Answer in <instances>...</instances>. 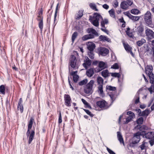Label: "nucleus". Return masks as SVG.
Wrapping results in <instances>:
<instances>
[{"mask_svg":"<svg viewBox=\"0 0 154 154\" xmlns=\"http://www.w3.org/2000/svg\"><path fill=\"white\" fill-rule=\"evenodd\" d=\"M99 39L100 41H107L108 42H111L110 39L108 38L107 36L103 35H100L99 37Z\"/></svg>","mask_w":154,"mask_h":154,"instance_id":"f3484780","label":"nucleus"},{"mask_svg":"<svg viewBox=\"0 0 154 154\" xmlns=\"http://www.w3.org/2000/svg\"><path fill=\"white\" fill-rule=\"evenodd\" d=\"M151 54H152V56H154V47H151Z\"/></svg>","mask_w":154,"mask_h":154,"instance_id":"774afa93","label":"nucleus"},{"mask_svg":"<svg viewBox=\"0 0 154 154\" xmlns=\"http://www.w3.org/2000/svg\"><path fill=\"white\" fill-rule=\"evenodd\" d=\"M146 40L144 39H142L141 40L137 41L136 42L137 44L139 46H141L144 43L146 42Z\"/></svg>","mask_w":154,"mask_h":154,"instance_id":"cd10ccee","label":"nucleus"},{"mask_svg":"<svg viewBox=\"0 0 154 154\" xmlns=\"http://www.w3.org/2000/svg\"><path fill=\"white\" fill-rule=\"evenodd\" d=\"M151 146H152L154 144V139L149 141Z\"/></svg>","mask_w":154,"mask_h":154,"instance_id":"0e129e2a","label":"nucleus"},{"mask_svg":"<svg viewBox=\"0 0 154 154\" xmlns=\"http://www.w3.org/2000/svg\"><path fill=\"white\" fill-rule=\"evenodd\" d=\"M102 21L101 22V26L103 27H104L105 28V23L104 22V20H103V19H102Z\"/></svg>","mask_w":154,"mask_h":154,"instance_id":"e2e57ef3","label":"nucleus"},{"mask_svg":"<svg viewBox=\"0 0 154 154\" xmlns=\"http://www.w3.org/2000/svg\"><path fill=\"white\" fill-rule=\"evenodd\" d=\"M124 14L127 16L130 19L131 16L132 15L129 11L124 12Z\"/></svg>","mask_w":154,"mask_h":154,"instance_id":"4d7b16f0","label":"nucleus"},{"mask_svg":"<svg viewBox=\"0 0 154 154\" xmlns=\"http://www.w3.org/2000/svg\"><path fill=\"white\" fill-rule=\"evenodd\" d=\"M145 33L149 40L154 38V32L150 29H148L146 30Z\"/></svg>","mask_w":154,"mask_h":154,"instance_id":"9d476101","label":"nucleus"},{"mask_svg":"<svg viewBox=\"0 0 154 154\" xmlns=\"http://www.w3.org/2000/svg\"><path fill=\"white\" fill-rule=\"evenodd\" d=\"M137 31L140 34H142L144 30V28L142 26H140L137 28Z\"/></svg>","mask_w":154,"mask_h":154,"instance_id":"c03bdc74","label":"nucleus"},{"mask_svg":"<svg viewBox=\"0 0 154 154\" xmlns=\"http://www.w3.org/2000/svg\"><path fill=\"white\" fill-rule=\"evenodd\" d=\"M109 95L110 96L111 99L112 101V103H113V102L115 100V95L114 94H109Z\"/></svg>","mask_w":154,"mask_h":154,"instance_id":"8fccbe9b","label":"nucleus"},{"mask_svg":"<svg viewBox=\"0 0 154 154\" xmlns=\"http://www.w3.org/2000/svg\"><path fill=\"white\" fill-rule=\"evenodd\" d=\"M88 80L87 79H84L79 83V85L82 86L86 84L88 82Z\"/></svg>","mask_w":154,"mask_h":154,"instance_id":"c9c22d12","label":"nucleus"},{"mask_svg":"<svg viewBox=\"0 0 154 154\" xmlns=\"http://www.w3.org/2000/svg\"><path fill=\"white\" fill-rule=\"evenodd\" d=\"M136 111H137V112L139 113V116H140V115L142 113L141 109H136Z\"/></svg>","mask_w":154,"mask_h":154,"instance_id":"69168bd1","label":"nucleus"},{"mask_svg":"<svg viewBox=\"0 0 154 154\" xmlns=\"http://www.w3.org/2000/svg\"><path fill=\"white\" fill-rule=\"evenodd\" d=\"M119 65H118V63H115L111 67V68L115 69H119Z\"/></svg>","mask_w":154,"mask_h":154,"instance_id":"3c124183","label":"nucleus"},{"mask_svg":"<svg viewBox=\"0 0 154 154\" xmlns=\"http://www.w3.org/2000/svg\"><path fill=\"white\" fill-rule=\"evenodd\" d=\"M144 20L146 23L148 25H150L151 24L152 17L151 16V13L149 11H147L145 15Z\"/></svg>","mask_w":154,"mask_h":154,"instance_id":"6e6552de","label":"nucleus"},{"mask_svg":"<svg viewBox=\"0 0 154 154\" xmlns=\"http://www.w3.org/2000/svg\"><path fill=\"white\" fill-rule=\"evenodd\" d=\"M5 88L3 85L0 86V92L2 94H5Z\"/></svg>","mask_w":154,"mask_h":154,"instance_id":"58836bf2","label":"nucleus"},{"mask_svg":"<svg viewBox=\"0 0 154 154\" xmlns=\"http://www.w3.org/2000/svg\"><path fill=\"white\" fill-rule=\"evenodd\" d=\"M99 53L100 55L102 56H105L109 53V50L105 48L101 47L99 51Z\"/></svg>","mask_w":154,"mask_h":154,"instance_id":"9b49d317","label":"nucleus"},{"mask_svg":"<svg viewBox=\"0 0 154 154\" xmlns=\"http://www.w3.org/2000/svg\"><path fill=\"white\" fill-rule=\"evenodd\" d=\"M126 2L127 5L129 6H131L133 3L132 0H126Z\"/></svg>","mask_w":154,"mask_h":154,"instance_id":"5fc2aeb1","label":"nucleus"},{"mask_svg":"<svg viewBox=\"0 0 154 154\" xmlns=\"http://www.w3.org/2000/svg\"><path fill=\"white\" fill-rule=\"evenodd\" d=\"M94 74V69L92 68H90L86 72V75L89 77H92Z\"/></svg>","mask_w":154,"mask_h":154,"instance_id":"6ab92c4d","label":"nucleus"},{"mask_svg":"<svg viewBox=\"0 0 154 154\" xmlns=\"http://www.w3.org/2000/svg\"><path fill=\"white\" fill-rule=\"evenodd\" d=\"M82 101L84 105H85L87 107L89 108H91V107L89 103L84 99L82 98Z\"/></svg>","mask_w":154,"mask_h":154,"instance_id":"37998d69","label":"nucleus"},{"mask_svg":"<svg viewBox=\"0 0 154 154\" xmlns=\"http://www.w3.org/2000/svg\"><path fill=\"white\" fill-rule=\"evenodd\" d=\"M110 74H111V75L112 76L117 77L119 78L121 76V75L119 73H110Z\"/></svg>","mask_w":154,"mask_h":154,"instance_id":"e433bc0d","label":"nucleus"},{"mask_svg":"<svg viewBox=\"0 0 154 154\" xmlns=\"http://www.w3.org/2000/svg\"><path fill=\"white\" fill-rule=\"evenodd\" d=\"M109 12L111 17H112L114 18L116 17V16L115 14V12L114 10L111 9L109 11Z\"/></svg>","mask_w":154,"mask_h":154,"instance_id":"a18cd8bd","label":"nucleus"},{"mask_svg":"<svg viewBox=\"0 0 154 154\" xmlns=\"http://www.w3.org/2000/svg\"><path fill=\"white\" fill-rule=\"evenodd\" d=\"M98 92L100 94H103V85L102 84L99 85L98 87Z\"/></svg>","mask_w":154,"mask_h":154,"instance_id":"bb28decb","label":"nucleus"},{"mask_svg":"<svg viewBox=\"0 0 154 154\" xmlns=\"http://www.w3.org/2000/svg\"><path fill=\"white\" fill-rule=\"evenodd\" d=\"M78 71H72L70 73V75L73 76V80L74 82L76 83L79 78V75L77 74Z\"/></svg>","mask_w":154,"mask_h":154,"instance_id":"ddd939ff","label":"nucleus"},{"mask_svg":"<svg viewBox=\"0 0 154 154\" xmlns=\"http://www.w3.org/2000/svg\"><path fill=\"white\" fill-rule=\"evenodd\" d=\"M64 97L65 105L68 107L70 106H71V99L69 95L65 94Z\"/></svg>","mask_w":154,"mask_h":154,"instance_id":"1a4fd4ad","label":"nucleus"},{"mask_svg":"<svg viewBox=\"0 0 154 154\" xmlns=\"http://www.w3.org/2000/svg\"><path fill=\"white\" fill-rule=\"evenodd\" d=\"M103 7L106 9H108L109 8V6L107 5L106 4H105L103 5Z\"/></svg>","mask_w":154,"mask_h":154,"instance_id":"680f3d73","label":"nucleus"},{"mask_svg":"<svg viewBox=\"0 0 154 154\" xmlns=\"http://www.w3.org/2000/svg\"><path fill=\"white\" fill-rule=\"evenodd\" d=\"M94 83V81L91 80L88 83L84 86V91L85 94H90L92 93L93 86Z\"/></svg>","mask_w":154,"mask_h":154,"instance_id":"39448f33","label":"nucleus"},{"mask_svg":"<svg viewBox=\"0 0 154 154\" xmlns=\"http://www.w3.org/2000/svg\"><path fill=\"white\" fill-rule=\"evenodd\" d=\"M143 134H144L145 137L148 139H152L154 137V132H149L147 133H144Z\"/></svg>","mask_w":154,"mask_h":154,"instance_id":"4468645a","label":"nucleus"},{"mask_svg":"<svg viewBox=\"0 0 154 154\" xmlns=\"http://www.w3.org/2000/svg\"><path fill=\"white\" fill-rule=\"evenodd\" d=\"M110 73L109 72V71L107 69L103 70L101 72V75L104 78L109 76Z\"/></svg>","mask_w":154,"mask_h":154,"instance_id":"412c9836","label":"nucleus"},{"mask_svg":"<svg viewBox=\"0 0 154 154\" xmlns=\"http://www.w3.org/2000/svg\"><path fill=\"white\" fill-rule=\"evenodd\" d=\"M141 135V133L140 132H138L134 134L133 140L132 143L130 144V146H133L134 145L139 142L140 140Z\"/></svg>","mask_w":154,"mask_h":154,"instance_id":"0eeeda50","label":"nucleus"},{"mask_svg":"<svg viewBox=\"0 0 154 154\" xmlns=\"http://www.w3.org/2000/svg\"><path fill=\"white\" fill-rule=\"evenodd\" d=\"M127 114L128 115H130L129 116L135 117L134 113L131 111H128L127 112Z\"/></svg>","mask_w":154,"mask_h":154,"instance_id":"6e6d98bb","label":"nucleus"},{"mask_svg":"<svg viewBox=\"0 0 154 154\" xmlns=\"http://www.w3.org/2000/svg\"><path fill=\"white\" fill-rule=\"evenodd\" d=\"M106 149L109 153L110 154H116L113 151L107 147L106 148Z\"/></svg>","mask_w":154,"mask_h":154,"instance_id":"bf43d9fd","label":"nucleus"},{"mask_svg":"<svg viewBox=\"0 0 154 154\" xmlns=\"http://www.w3.org/2000/svg\"><path fill=\"white\" fill-rule=\"evenodd\" d=\"M83 12L84 11L83 10H79L78 12V14L82 17L83 14Z\"/></svg>","mask_w":154,"mask_h":154,"instance_id":"052dcab7","label":"nucleus"},{"mask_svg":"<svg viewBox=\"0 0 154 154\" xmlns=\"http://www.w3.org/2000/svg\"><path fill=\"white\" fill-rule=\"evenodd\" d=\"M89 6L92 9L95 10L96 11H98V10L97 8L96 5L94 4L91 3L89 4Z\"/></svg>","mask_w":154,"mask_h":154,"instance_id":"72a5a7b5","label":"nucleus"},{"mask_svg":"<svg viewBox=\"0 0 154 154\" xmlns=\"http://www.w3.org/2000/svg\"><path fill=\"white\" fill-rule=\"evenodd\" d=\"M117 137L118 140L121 143H122L124 146L125 145V143L123 138L120 132L119 131L117 132Z\"/></svg>","mask_w":154,"mask_h":154,"instance_id":"a211bd4d","label":"nucleus"},{"mask_svg":"<svg viewBox=\"0 0 154 154\" xmlns=\"http://www.w3.org/2000/svg\"><path fill=\"white\" fill-rule=\"evenodd\" d=\"M106 89L110 91H114L116 90V88L115 87H113L111 85H107Z\"/></svg>","mask_w":154,"mask_h":154,"instance_id":"c756f323","label":"nucleus"},{"mask_svg":"<svg viewBox=\"0 0 154 154\" xmlns=\"http://www.w3.org/2000/svg\"><path fill=\"white\" fill-rule=\"evenodd\" d=\"M135 117L133 116H129L126 118V123H128L130 122L132 119Z\"/></svg>","mask_w":154,"mask_h":154,"instance_id":"09e8293b","label":"nucleus"},{"mask_svg":"<svg viewBox=\"0 0 154 154\" xmlns=\"http://www.w3.org/2000/svg\"><path fill=\"white\" fill-rule=\"evenodd\" d=\"M98 66L100 69H102V70L107 67L106 63L103 61H100L99 62Z\"/></svg>","mask_w":154,"mask_h":154,"instance_id":"4be33fe9","label":"nucleus"},{"mask_svg":"<svg viewBox=\"0 0 154 154\" xmlns=\"http://www.w3.org/2000/svg\"><path fill=\"white\" fill-rule=\"evenodd\" d=\"M58 5H59V3H58L57 5V6H56V8L55 11L54 16V21H55L56 20V17L57 16V11H58Z\"/></svg>","mask_w":154,"mask_h":154,"instance_id":"49530a36","label":"nucleus"},{"mask_svg":"<svg viewBox=\"0 0 154 154\" xmlns=\"http://www.w3.org/2000/svg\"><path fill=\"white\" fill-rule=\"evenodd\" d=\"M101 70H102V69H100L98 66L94 69V71L96 72H98Z\"/></svg>","mask_w":154,"mask_h":154,"instance_id":"13d9d810","label":"nucleus"},{"mask_svg":"<svg viewBox=\"0 0 154 154\" xmlns=\"http://www.w3.org/2000/svg\"><path fill=\"white\" fill-rule=\"evenodd\" d=\"M97 81L98 83V84L99 85H100L102 84V85L103 84V79L100 76H98L97 77Z\"/></svg>","mask_w":154,"mask_h":154,"instance_id":"a878e982","label":"nucleus"},{"mask_svg":"<svg viewBox=\"0 0 154 154\" xmlns=\"http://www.w3.org/2000/svg\"><path fill=\"white\" fill-rule=\"evenodd\" d=\"M135 129H138L142 132L144 133H146L145 131L147 130L148 127L146 125H143L141 126L140 125H138L135 127Z\"/></svg>","mask_w":154,"mask_h":154,"instance_id":"f8f14e48","label":"nucleus"},{"mask_svg":"<svg viewBox=\"0 0 154 154\" xmlns=\"http://www.w3.org/2000/svg\"><path fill=\"white\" fill-rule=\"evenodd\" d=\"M77 60L75 56L74 55H72L70 60L69 64L74 69H77L79 65L78 63L76 62Z\"/></svg>","mask_w":154,"mask_h":154,"instance_id":"423d86ee","label":"nucleus"},{"mask_svg":"<svg viewBox=\"0 0 154 154\" xmlns=\"http://www.w3.org/2000/svg\"><path fill=\"white\" fill-rule=\"evenodd\" d=\"M86 61L82 65L85 68V69H87L88 66L91 65V61L90 60L88 57L85 58Z\"/></svg>","mask_w":154,"mask_h":154,"instance_id":"2eb2a0df","label":"nucleus"},{"mask_svg":"<svg viewBox=\"0 0 154 154\" xmlns=\"http://www.w3.org/2000/svg\"><path fill=\"white\" fill-rule=\"evenodd\" d=\"M143 118L142 117H140L137 119L136 122L138 125H140L143 124Z\"/></svg>","mask_w":154,"mask_h":154,"instance_id":"f704fd0d","label":"nucleus"},{"mask_svg":"<svg viewBox=\"0 0 154 154\" xmlns=\"http://www.w3.org/2000/svg\"><path fill=\"white\" fill-rule=\"evenodd\" d=\"M34 119L33 118H31L28 124V127L27 131L26 132V135L27 137H29V140L28 141V143L30 144L32 142V140L34 138V136L35 134V131L33 130H32L31 131L30 130L31 129L32 127L33 121Z\"/></svg>","mask_w":154,"mask_h":154,"instance_id":"f257e3e1","label":"nucleus"},{"mask_svg":"<svg viewBox=\"0 0 154 154\" xmlns=\"http://www.w3.org/2000/svg\"><path fill=\"white\" fill-rule=\"evenodd\" d=\"M120 7L126 10L128 7V6L126 3V2L125 1H123L121 3Z\"/></svg>","mask_w":154,"mask_h":154,"instance_id":"5701e85b","label":"nucleus"},{"mask_svg":"<svg viewBox=\"0 0 154 154\" xmlns=\"http://www.w3.org/2000/svg\"><path fill=\"white\" fill-rule=\"evenodd\" d=\"M96 105L97 106L100 108H104L106 106L105 101H98L96 103Z\"/></svg>","mask_w":154,"mask_h":154,"instance_id":"aec40b11","label":"nucleus"},{"mask_svg":"<svg viewBox=\"0 0 154 154\" xmlns=\"http://www.w3.org/2000/svg\"><path fill=\"white\" fill-rule=\"evenodd\" d=\"M131 13L132 14L135 15H137L139 13H140V11L139 10L137 9H133L131 10Z\"/></svg>","mask_w":154,"mask_h":154,"instance_id":"7c9ffc66","label":"nucleus"},{"mask_svg":"<svg viewBox=\"0 0 154 154\" xmlns=\"http://www.w3.org/2000/svg\"><path fill=\"white\" fill-rule=\"evenodd\" d=\"M88 55L89 57L91 59H93L94 58V51H89L88 53Z\"/></svg>","mask_w":154,"mask_h":154,"instance_id":"a19ab883","label":"nucleus"},{"mask_svg":"<svg viewBox=\"0 0 154 154\" xmlns=\"http://www.w3.org/2000/svg\"><path fill=\"white\" fill-rule=\"evenodd\" d=\"M153 67L152 65H147L145 68V72L149 77L150 82H154V75L152 73Z\"/></svg>","mask_w":154,"mask_h":154,"instance_id":"20e7f679","label":"nucleus"},{"mask_svg":"<svg viewBox=\"0 0 154 154\" xmlns=\"http://www.w3.org/2000/svg\"><path fill=\"white\" fill-rule=\"evenodd\" d=\"M149 110L147 109H146L142 112L141 114L140 115V116H146L147 117L149 115Z\"/></svg>","mask_w":154,"mask_h":154,"instance_id":"393cba45","label":"nucleus"},{"mask_svg":"<svg viewBox=\"0 0 154 154\" xmlns=\"http://www.w3.org/2000/svg\"><path fill=\"white\" fill-rule=\"evenodd\" d=\"M140 18V17L138 16H134L131 15L130 19L132 20L133 21L135 22L138 20Z\"/></svg>","mask_w":154,"mask_h":154,"instance_id":"79ce46f5","label":"nucleus"},{"mask_svg":"<svg viewBox=\"0 0 154 154\" xmlns=\"http://www.w3.org/2000/svg\"><path fill=\"white\" fill-rule=\"evenodd\" d=\"M88 32L89 33H91L84 35L82 38V39L83 41H85L89 39L94 38L95 36H98L99 34L96 30L93 28H88Z\"/></svg>","mask_w":154,"mask_h":154,"instance_id":"f03ea898","label":"nucleus"},{"mask_svg":"<svg viewBox=\"0 0 154 154\" xmlns=\"http://www.w3.org/2000/svg\"><path fill=\"white\" fill-rule=\"evenodd\" d=\"M123 45L125 49L128 52H129V51L132 50V48L130 47L128 44H125L124 43H123Z\"/></svg>","mask_w":154,"mask_h":154,"instance_id":"b1692460","label":"nucleus"},{"mask_svg":"<svg viewBox=\"0 0 154 154\" xmlns=\"http://www.w3.org/2000/svg\"><path fill=\"white\" fill-rule=\"evenodd\" d=\"M100 19H103L102 16L98 13H94L93 17L92 19H89V20L94 26L98 27L99 26V21Z\"/></svg>","mask_w":154,"mask_h":154,"instance_id":"7ed1b4c3","label":"nucleus"},{"mask_svg":"<svg viewBox=\"0 0 154 154\" xmlns=\"http://www.w3.org/2000/svg\"><path fill=\"white\" fill-rule=\"evenodd\" d=\"M62 116L61 115V112L60 111L59 115V117L58 119V123L59 124H60L62 122Z\"/></svg>","mask_w":154,"mask_h":154,"instance_id":"603ef678","label":"nucleus"},{"mask_svg":"<svg viewBox=\"0 0 154 154\" xmlns=\"http://www.w3.org/2000/svg\"><path fill=\"white\" fill-rule=\"evenodd\" d=\"M96 47L95 44L91 42H89L87 48L89 51H93Z\"/></svg>","mask_w":154,"mask_h":154,"instance_id":"dca6fc26","label":"nucleus"},{"mask_svg":"<svg viewBox=\"0 0 154 154\" xmlns=\"http://www.w3.org/2000/svg\"><path fill=\"white\" fill-rule=\"evenodd\" d=\"M84 110L86 113L91 117H92L94 116V115L92 114L88 110L86 109H84Z\"/></svg>","mask_w":154,"mask_h":154,"instance_id":"de8ad7c7","label":"nucleus"},{"mask_svg":"<svg viewBox=\"0 0 154 154\" xmlns=\"http://www.w3.org/2000/svg\"><path fill=\"white\" fill-rule=\"evenodd\" d=\"M113 6L115 8H116L118 6V2L117 1L114 3Z\"/></svg>","mask_w":154,"mask_h":154,"instance_id":"338daca9","label":"nucleus"},{"mask_svg":"<svg viewBox=\"0 0 154 154\" xmlns=\"http://www.w3.org/2000/svg\"><path fill=\"white\" fill-rule=\"evenodd\" d=\"M37 20L38 21H43V17L42 15H38Z\"/></svg>","mask_w":154,"mask_h":154,"instance_id":"864d4df0","label":"nucleus"},{"mask_svg":"<svg viewBox=\"0 0 154 154\" xmlns=\"http://www.w3.org/2000/svg\"><path fill=\"white\" fill-rule=\"evenodd\" d=\"M147 143L144 141H143L142 142V143L140 146V148L141 150H143L144 149H146V144H147Z\"/></svg>","mask_w":154,"mask_h":154,"instance_id":"ea45409f","label":"nucleus"},{"mask_svg":"<svg viewBox=\"0 0 154 154\" xmlns=\"http://www.w3.org/2000/svg\"><path fill=\"white\" fill-rule=\"evenodd\" d=\"M38 25L39 28L40 29V31L41 32H42L43 28V21H39Z\"/></svg>","mask_w":154,"mask_h":154,"instance_id":"473e14b6","label":"nucleus"},{"mask_svg":"<svg viewBox=\"0 0 154 154\" xmlns=\"http://www.w3.org/2000/svg\"><path fill=\"white\" fill-rule=\"evenodd\" d=\"M126 29L127 30L126 31V34L130 37H132L133 35L132 32H130V28L128 27Z\"/></svg>","mask_w":154,"mask_h":154,"instance_id":"c85d7f7f","label":"nucleus"},{"mask_svg":"<svg viewBox=\"0 0 154 154\" xmlns=\"http://www.w3.org/2000/svg\"><path fill=\"white\" fill-rule=\"evenodd\" d=\"M152 85L148 89L150 93L152 94L153 92H154V82L152 83L150 82Z\"/></svg>","mask_w":154,"mask_h":154,"instance_id":"4c0bfd02","label":"nucleus"},{"mask_svg":"<svg viewBox=\"0 0 154 154\" xmlns=\"http://www.w3.org/2000/svg\"><path fill=\"white\" fill-rule=\"evenodd\" d=\"M78 32L75 31V32L73 34H72V42H73L74 40H75L76 38L78 36Z\"/></svg>","mask_w":154,"mask_h":154,"instance_id":"2f4dec72","label":"nucleus"}]
</instances>
